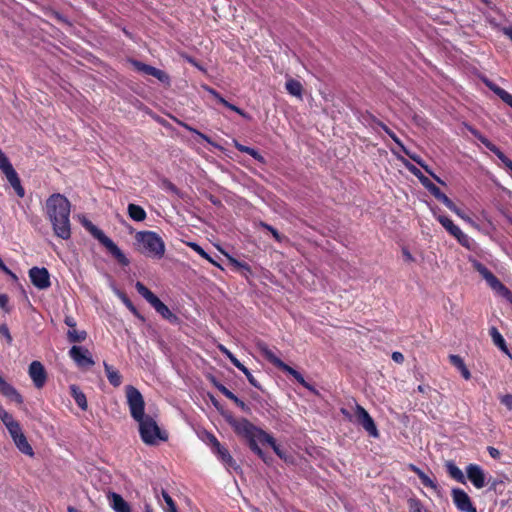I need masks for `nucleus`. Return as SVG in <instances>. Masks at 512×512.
Listing matches in <instances>:
<instances>
[{"instance_id": "obj_8", "label": "nucleus", "mask_w": 512, "mask_h": 512, "mask_svg": "<svg viewBox=\"0 0 512 512\" xmlns=\"http://www.w3.org/2000/svg\"><path fill=\"white\" fill-rule=\"evenodd\" d=\"M0 169L5 174L8 182L15 190L16 194L19 197H24L25 190L23 186L21 185V181L18 177L17 172L13 168L12 164L10 163L7 156L3 153V151L0 149Z\"/></svg>"}, {"instance_id": "obj_13", "label": "nucleus", "mask_w": 512, "mask_h": 512, "mask_svg": "<svg viewBox=\"0 0 512 512\" xmlns=\"http://www.w3.org/2000/svg\"><path fill=\"white\" fill-rule=\"evenodd\" d=\"M29 278L39 290H45L51 286L50 274L45 267H32L29 270Z\"/></svg>"}, {"instance_id": "obj_44", "label": "nucleus", "mask_w": 512, "mask_h": 512, "mask_svg": "<svg viewBox=\"0 0 512 512\" xmlns=\"http://www.w3.org/2000/svg\"><path fill=\"white\" fill-rule=\"evenodd\" d=\"M409 510L410 512H429L424 508L420 500L411 498L408 500Z\"/></svg>"}, {"instance_id": "obj_43", "label": "nucleus", "mask_w": 512, "mask_h": 512, "mask_svg": "<svg viewBox=\"0 0 512 512\" xmlns=\"http://www.w3.org/2000/svg\"><path fill=\"white\" fill-rule=\"evenodd\" d=\"M247 441L249 443L250 449L266 462L265 454L257 443L259 441L257 437H253Z\"/></svg>"}, {"instance_id": "obj_35", "label": "nucleus", "mask_w": 512, "mask_h": 512, "mask_svg": "<svg viewBox=\"0 0 512 512\" xmlns=\"http://www.w3.org/2000/svg\"><path fill=\"white\" fill-rule=\"evenodd\" d=\"M87 338V333L84 330L70 329L67 332V339L71 343L83 342Z\"/></svg>"}, {"instance_id": "obj_19", "label": "nucleus", "mask_w": 512, "mask_h": 512, "mask_svg": "<svg viewBox=\"0 0 512 512\" xmlns=\"http://www.w3.org/2000/svg\"><path fill=\"white\" fill-rule=\"evenodd\" d=\"M282 366H283L282 371L291 375L300 385H302L304 388L308 389L309 391H311L314 394L318 393L317 390L314 388V386L309 384L304 379V377L302 376V374L300 372H298L296 369L292 368L291 366H289L287 364H282Z\"/></svg>"}, {"instance_id": "obj_62", "label": "nucleus", "mask_w": 512, "mask_h": 512, "mask_svg": "<svg viewBox=\"0 0 512 512\" xmlns=\"http://www.w3.org/2000/svg\"><path fill=\"white\" fill-rule=\"evenodd\" d=\"M234 146H235V148L238 151L243 152V153H247V154L249 153V151L251 149V147L245 146V145H243V144H241V143H239L237 141L234 142Z\"/></svg>"}, {"instance_id": "obj_48", "label": "nucleus", "mask_w": 512, "mask_h": 512, "mask_svg": "<svg viewBox=\"0 0 512 512\" xmlns=\"http://www.w3.org/2000/svg\"><path fill=\"white\" fill-rule=\"evenodd\" d=\"M118 296L124 303V305L136 316H139V313L136 309V307L133 305V303L130 301V299L122 292L118 293Z\"/></svg>"}, {"instance_id": "obj_47", "label": "nucleus", "mask_w": 512, "mask_h": 512, "mask_svg": "<svg viewBox=\"0 0 512 512\" xmlns=\"http://www.w3.org/2000/svg\"><path fill=\"white\" fill-rule=\"evenodd\" d=\"M215 387L220 391L225 397L233 401L237 396L231 392L227 387L219 382H214Z\"/></svg>"}, {"instance_id": "obj_23", "label": "nucleus", "mask_w": 512, "mask_h": 512, "mask_svg": "<svg viewBox=\"0 0 512 512\" xmlns=\"http://www.w3.org/2000/svg\"><path fill=\"white\" fill-rule=\"evenodd\" d=\"M445 467L447 473L452 479L456 480L461 484H466V476L464 475L462 470L456 466V464L453 461L446 462Z\"/></svg>"}, {"instance_id": "obj_11", "label": "nucleus", "mask_w": 512, "mask_h": 512, "mask_svg": "<svg viewBox=\"0 0 512 512\" xmlns=\"http://www.w3.org/2000/svg\"><path fill=\"white\" fill-rule=\"evenodd\" d=\"M385 133L401 148V150L410 158L412 159L414 162H416L418 165H420L429 175H431L438 183L444 185V181L441 180L440 177H438L430 168L428 165H426L424 163V161L421 159L420 156L416 155V154H412L410 153L406 147L404 146V144L402 143V141L397 137V135L390 129L388 128V130L385 131Z\"/></svg>"}, {"instance_id": "obj_37", "label": "nucleus", "mask_w": 512, "mask_h": 512, "mask_svg": "<svg viewBox=\"0 0 512 512\" xmlns=\"http://www.w3.org/2000/svg\"><path fill=\"white\" fill-rule=\"evenodd\" d=\"M262 352L264 354V356L272 363L274 364L276 367H278L279 369L283 370V366L282 364H285L281 359H279L277 356H275V354L269 350L266 346L263 347L262 349Z\"/></svg>"}, {"instance_id": "obj_38", "label": "nucleus", "mask_w": 512, "mask_h": 512, "mask_svg": "<svg viewBox=\"0 0 512 512\" xmlns=\"http://www.w3.org/2000/svg\"><path fill=\"white\" fill-rule=\"evenodd\" d=\"M452 212L455 213L459 218H461L463 221H465L467 224H469L474 229L480 230V225L475 220H473L470 216L465 214L457 206L455 207V210H452Z\"/></svg>"}, {"instance_id": "obj_42", "label": "nucleus", "mask_w": 512, "mask_h": 512, "mask_svg": "<svg viewBox=\"0 0 512 512\" xmlns=\"http://www.w3.org/2000/svg\"><path fill=\"white\" fill-rule=\"evenodd\" d=\"M0 419L6 428L17 422L13 418V416L8 411H6L2 406H0Z\"/></svg>"}, {"instance_id": "obj_16", "label": "nucleus", "mask_w": 512, "mask_h": 512, "mask_svg": "<svg viewBox=\"0 0 512 512\" xmlns=\"http://www.w3.org/2000/svg\"><path fill=\"white\" fill-rule=\"evenodd\" d=\"M133 65L138 71L146 75L153 76L161 82H167L169 80V76L164 71L157 69L153 66L144 64L140 61H133Z\"/></svg>"}, {"instance_id": "obj_34", "label": "nucleus", "mask_w": 512, "mask_h": 512, "mask_svg": "<svg viewBox=\"0 0 512 512\" xmlns=\"http://www.w3.org/2000/svg\"><path fill=\"white\" fill-rule=\"evenodd\" d=\"M261 442L267 443L279 458L286 459V453L279 447L270 434L267 433Z\"/></svg>"}, {"instance_id": "obj_60", "label": "nucleus", "mask_w": 512, "mask_h": 512, "mask_svg": "<svg viewBox=\"0 0 512 512\" xmlns=\"http://www.w3.org/2000/svg\"><path fill=\"white\" fill-rule=\"evenodd\" d=\"M8 301H9V298L6 294H0V308L5 310V311H8Z\"/></svg>"}, {"instance_id": "obj_58", "label": "nucleus", "mask_w": 512, "mask_h": 512, "mask_svg": "<svg viewBox=\"0 0 512 512\" xmlns=\"http://www.w3.org/2000/svg\"><path fill=\"white\" fill-rule=\"evenodd\" d=\"M248 380V382L254 386L255 388L257 389H261V386L260 384L258 383V381L255 379V377L251 374V372L248 370V374H244Z\"/></svg>"}, {"instance_id": "obj_25", "label": "nucleus", "mask_w": 512, "mask_h": 512, "mask_svg": "<svg viewBox=\"0 0 512 512\" xmlns=\"http://www.w3.org/2000/svg\"><path fill=\"white\" fill-rule=\"evenodd\" d=\"M449 360L450 363L460 371L465 380H469L471 378L469 369L466 367L464 360L459 355L451 354L449 355Z\"/></svg>"}, {"instance_id": "obj_41", "label": "nucleus", "mask_w": 512, "mask_h": 512, "mask_svg": "<svg viewBox=\"0 0 512 512\" xmlns=\"http://www.w3.org/2000/svg\"><path fill=\"white\" fill-rule=\"evenodd\" d=\"M453 237H455L463 247H466L468 249H470L473 244L472 239L467 234H465L461 229Z\"/></svg>"}, {"instance_id": "obj_32", "label": "nucleus", "mask_w": 512, "mask_h": 512, "mask_svg": "<svg viewBox=\"0 0 512 512\" xmlns=\"http://www.w3.org/2000/svg\"><path fill=\"white\" fill-rule=\"evenodd\" d=\"M437 220L446 229V231L452 236H454L460 230V228L457 225H455L449 217H447L445 215H439L437 217Z\"/></svg>"}, {"instance_id": "obj_50", "label": "nucleus", "mask_w": 512, "mask_h": 512, "mask_svg": "<svg viewBox=\"0 0 512 512\" xmlns=\"http://www.w3.org/2000/svg\"><path fill=\"white\" fill-rule=\"evenodd\" d=\"M236 271L240 272L241 275L245 278H248L250 275H252L251 267L246 262H242L241 266L238 267Z\"/></svg>"}, {"instance_id": "obj_7", "label": "nucleus", "mask_w": 512, "mask_h": 512, "mask_svg": "<svg viewBox=\"0 0 512 512\" xmlns=\"http://www.w3.org/2000/svg\"><path fill=\"white\" fill-rule=\"evenodd\" d=\"M228 422L238 435L246 438L247 440L253 437H257L259 442H261L265 435L267 434V432L256 427L254 424H252L245 418H230Z\"/></svg>"}, {"instance_id": "obj_52", "label": "nucleus", "mask_w": 512, "mask_h": 512, "mask_svg": "<svg viewBox=\"0 0 512 512\" xmlns=\"http://www.w3.org/2000/svg\"><path fill=\"white\" fill-rule=\"evenodd\" d=\"M251 157H253L256 161L260 162V163H265V159L264 157L259 153L258 150L254 149L251 147L249 153H248Z\"/></svg>"}, {"instance_id": "obj_21", "label": "nucleus", "mask_w": 512, "mask_h": 512, "mask_svg": "<svg viewBox=\"0 0 512 512\" xmlns=\"http://www.w3.org/2000/svg\"><path fill=\"white\" fill-rule=\"evenodd\" d=\"M108 498L111 501V506L115 512H131L129 504L117 493H110Z\"/></svg>"}, {"instance_id": "obj_24", "label": "nucleus", "mask_w": 512, "mask_h": 512, "mask_svg": "<svg viewBox=\"0 0 512 512\" xmlns=\"http://www.w3.org/2000/svg\"><path fill=\"white\" fill-rule=\"evenodd\" d=\"M103 366L109 383L114 387H119L122 383V376L119 371L114 369L107 362H103Z\"/></svg>"}, {"instance_id": "obj_6", "label": "nucleus", "mask_w": 512, "mask_h": 512, "mask_svg": "<svg viewBox=\"0 0 512 512\" xmlns=\"http://www.w3.org/2000/svg\"><path fill=\"white\" fill-rule=\"evenodd\" d=\"M473 267L486 280L491 289L512 303L511 291L485 265L479 261H473Z\"/></svg>"}, {"instance_id": "obj_59", "label": "nucleus", "mask_w": 512, "mask_h": 512, "mask_svg": "<svg viewBox=\"0 0 512 512\" xmlns=\"http://www.w3.org/2000/svg\"><path fill=\"white\" fill-rule=\"evenodd\" d=\"M188 246L193 249L197 254H199L200 256H202L204 254V249L197 243L195 242H190L188 243Z\"/></svg>"}, {"instance_id": "obj_57", "label": "nucleus", "mask_w": 512, "mask_h": 512, "mask_svg": "<svg viewBox=\"0 0 512 512\" xmlns=\"http://www.w3.org/2000/svg\"><path fill=\"white\" fill-rule=\"evenodd\" d=\"M490 151L493 152L501 162H504L507 158V156L496 145L492 146Z\"/></svg>"}, {"instance_id": "obj_17", "label": "nucleus", "mask_w": 512, "mask_h": 512, "mask_svg": "<svg viewBox=\"0 0 512 512\" xmlns=\"http://www.w3.org/2000/svg\"><path fill=\"white\" fill-rule=\"evenodd\" d=\"M155 496L158 500V503L162 507L164 512H178L176 503L172 499V497L165 491L161 489L160 494L157 489H154Z\"/></svg>"}, {"instance_id": "obj_64", "label": "nucleus", "mask_w": 512, "mask_h": 512, "mask_svg": "<svg viewBox=\"0 0 512 512\" xmlns=\"http://www.w3.org/2000/svg\"><path fill=\"white\" fill-rule=\"evenodd\" d=\"M64 323L71 329H74L77 325L76 320L72 316H66L64 319Z\"/></svg>"}, {"instance_id": "obj_27", "label": "nucleus", "mask_w": 512, "mask_h": 512, "mask_svg": "<svg viewBox=\"0 0 512 512\" xmlns=\"http://www.w3.org/2000/svg\"><path fill=\"white\" fill-rule=\"evenodd\" d=\"M13 442H14L15 446L17 447V449L21 453H23V454H25L27 456H30V457L34 456L33 448L29 444V442H28L26 436L24 435V433L21 434L20 436H18L16 438V440H13Z\"/></svg>"}, {"instance_id": "obj_45", "label": "nucleus", "mask_w": 512, "mask_h": 512, "mask_svg": "<svg viewBox=\"0 0 512 512\" xmlns=\"http://www.w3.org/2000/svg\"><path fill=\"white\" fill-rule=\"evenodd\" d=\"M220 103L223 104L225 107H227L228 109L236 112L237 114L241 115L242 117L244 118H249L248 114L246 112H244L242 109H240L239 107H237L236 105L228 102L227 100H225L224 98H220Z\"/></svg>"}, {"instance_id": "obj_53", "label": "nucleus", "mask_w": 512, "mask_h": 512, "mask_svg": "<svg viewBox=\"0 0 512 512\" xmlns=\"http://www.w3.org/2000/svg\"><path fill=\"white\" fill-rule=\"evenodd\" d=\"M219 350L221 351V353H222L223 355H225V356H226V357L231 361V363H232L235 359H237V358L235 357V355H234V354H233L229 349H227L224 345H219Z\"/></svg>"}, {"instance_id": "obj_51", "label": "nucleus", "mask_w": 512, "mask_h": 512, "mask_svg": "<svg viewBox=\"0 0 512 512\" xmlns=\"http://www.w3.org/2000/svg\"><path fill=\"white\" fill-rule=\"evenodd\" d=\"M261 226L263 228L267 229L268 231H270L272 236L275 238V240H277L278 242H281L282 237H281L280 233L274 227H272L271 225L266 224V223H261Z\"/></svg>"}, {"instance_id": "obj_15", "label": "nucleus", "mask_w": 512, "mask_h": 512, "mask_svg": "<svg viewBox=\"0 0 512 512\" xmlns=\"http://www.w3.org/2000/svg\"><path fill=\"white\" fill-rule=\"evenodd\" d=\"M28 373L36 388H42L45 385L47 374L41 362H31V364L29 365Z\"/></svg>"}, {"instance_id": "obj_61", "label": "nucleus", "mask_w": 512, "mask_h": 512, "mask_svg": "<svg viewBox=\"0 0 512 512\" xmlns=\"http://www.w3.org/2000/svg\"><path fill=\"white\" fill-rule=\"evenodd\" d=\"M487 451H488L489 455H490L493 459H499V458H500L501 453H500V451H499L497 448L492 447V446H489V447L487 448Z\"/></svg>"}, {"instance_id": "obj_4", "label": "nucleus", "mask_w": 512, "mask_h": 512, "mask_svg": "<svg viewBox=\"0 0 512 512\" xmlns=\"http://www.w3.org/2000/svg\"><path fill=\"white\" fill-rule=\"evenodd\" d=\"M83 225L90 232V234L95 239H97L120 264L124 266H127L129 264V259L101 229L96 227L88 220L83 221Z\"/></svg>"}, {"instance_id": "obj_14", "label": "nucleus", "mask_w": 512, "mask_h": 512, "mask_svg": "<svg viewBox=\"0 0 512 512\" xmlns=\"http://www.w3.org/2000/svg\"><path fill=\"white\" fill-rule=\"evenodd\" d=\"M466 479L477 489H481L486 485V473L478 464H469L466 467Z\"/></svg>"}, {"instance_id": "obj_39", "label": "nucleus", "mask_w": 512, "mask_h": 512, "mask_svg": "<svg viewBox=\"0 0 512 512\" xmlns=\"http://www.w3.org/2000/svg\"><path fill=\"white\" fill-rule=\"evenodd\" d=\"M468 130L471 132V134L476 137L487 149L491 150L493 144L489 139H487L484 135H482L478 130H476L473 127H468Z\"/></svg>"}, {"instance_id": "obj_18", "label": "nucleus", "mask_w": 512, "mask_h": 512, "mask_svg": "<svg viewBox=\"0 0 512 512\" xmlns=\"http://www.w3.org/2000/svg\"><path fill=\"white\" fill-rule=\"evenodd\" d=\"M213 453L217 456V458L224 464V466L227 469L236 470L238 468L235 460L233 459L229 451L222 445H219L216 449H214Z\"/></svg>"}, {"instance_id": "obj_22", "label": "nucleus", "mask_w": 512, "mask_h": 512, "mask_svg": "<svg viewBox=\"0 0 512 512\" xmlns=\"http://www.w3.org/2000/svg\"><path fill=\"white\" fill-rule=\"evenodd\" d=\"M409 469L419 477V479L421 480L422 484L425 487L431 488L433 490L438 489L437 482L434 479H432L430 476L425 474L419 467H417L414 464H410Z\"/></svg>"}, {"instance_id": "obj_26", "label": "nucleus", "mask_w": 512, "mask_h": 512, "mask_svg": "<svg viewBox=\"0 0 512 512\" xmlns=\"http://www.w3.org/2000/svg\"><path fill=\"white\" fill-rule=\"evenodd\" d=\"M127 212L129 217L136 222L144 221L147 217L146 211L137 204L130 203L127 207Z\"/></svg>"}, {"instance_id": "obj_30", "label": "nucleus", "mask_w": 512, "mask_h": 512, "mask_svg": "<svg viewBox=\"0 0 512 512\" xmlns=\"http://www.w3.org/2000/svg\"><path fill=\"white\" fill-rule=\"evenodd\" d=\"M437 200L442 202L449 210H455L456 205L453 203V201L444 194L439 187H433L432 191L430 192Z\"/></svg>"}, {"instance_id": "obj_3", "label": "nucleus", "mask_w": 512, "mask_h": 512, "mask_svg": "<svg viewBox=\"0 0 512 512\" xmlns=\"http://www.w3.org/2000/svg\"><path fill=\"white\" fill-rule=\"evenodd\" d=\"M140 251L148 257L161 259L165 254V243L154 231H140L135 236Z\"/></svg>"}, {"instance_id": "obj_28", "label": "nucleus", "mask_w": 512, "mask_h": 512, "mask_svg": "<svg viewBox=\"0 0 512 512\" xmlns=\"http://www.w3.org/2000/svg\"><path fill=\"white\" fill-rule=\"evenodd\" d=\"M70 392L75 400L76 404L79 406V408L83 411H85L88 407L87 405V399L85 394L79 389V387L75 384L70 385Z\"/></svg>"}, {"instance_id": "obj_5", "label": "nucleus", "mask_w": 512, "mask_h": 512, "mask_svg": "<svg viewBox=\"0 0 512 512\" xmlns=\"http://www.w3.org/2000/svg\"><path fill=\"white\" fill-rule=\"evenodd\" d=\"M137 292L159 313L164 319L174 322L177 316L173 314L154 293H152L142 282H136Z\"/></svg>"}, {"instance_id": "obj_54", "label": "nucleus", "mask_w": 512, "mask_h": 512, "mask_svg": "<svg viewBox=\"0 0 512 512\" xmlns=\"http://www.w3.org/2000/svg\"><path fill=\"white\" fill-rule=\"evenodd\" d=\"M501 403L509 410H512V395L507 394L501 397Z\"/></svg>"}, {"instance_id": "obj_20", "label": "nucleus", "mask_w": 512, "mask_h": 512, "mask_svg": "<svg viewBox=\"0 0 512 512\" xmlns=\"http://www.w3.org/2000/svg\"><path fill=\"white\" fill-rule=\"evenodd\" d=\"M489 334L492 338V341L494 343V345L496 347H498L502 352H504L505 354H507L509 357H511V353H510V350L506 344V341L505 339L503 338V336L501 335V333L498 331V329L496 327H491L489 329Z\"/></svg>"}, {"instance_id": "obj_55", "label": "nucleus", "mask_w": 512, "mask_h": 512, "mask_svg": "<svg viewBox=\"0 0 512 512\" xmlns=\"http://www.w3.org/2000/svg\"><path fill=\"white\" fill-rule=\"evenodd\" d=\"M233 402L244 412L248 413L250 412V407L242 401L240 398L236 397Z\"/></svg>"}, {"instance_id": "obj_12", "label": "nucleus", "mask_w": 512, "mask_h": 512, "mask_svg": "<svg viewBox=\"0 0 512 512\" xmlns=\"http://www.w3.org/2000/svg\"><path fill=\"white\" fill-rule=\"evenodd\" d=\"M453 503L460 512H477L476 507L473 505L469 495L460 488H453L451 490Z\"/></svg>"}, {"instance_id": "obj_2", "label": "nucleus", "mask_w": 512, "mask_h": 512, "mask_svg": "<svg viewBox=\"0 0 512 512\" xmlns=\"http://www.w3.org/2000/svg\"><path fill=\"white\" fill-rule=\"evenodd\" d=\"M69 200L60 193L50 195L46 200L45 212L55 235L63 240L71 236Z\"/></svg>"}, {"instance_id": "obj_40", "label": "nucleus", "mask_w": 512, "mask_h": 512, "mask_svg": "<svg viewBox=\"0 0 512 512\" xmlns=\"http://www.w3.org/2000/svg\"><path fill=\"white\" fill-rule=\"evenodd\" d=\"M453 237H455L463 247H466L468 249H470L473 244L472 239L467 234H465L461 229Z\"/></svg>"}, {"instance_id": "obj_9", "label": "nucleus", "mask_w": 512, "mask_h": 512, "mask_svg": "<svg viewBox=\"0 0 512 512\" xmlns=\"http://www.w3.org/2000/svg\"><path fill=\"white\" fill-rule=\"evenodd\" d=\"M68 353L79 368H90L95 364L90 351L84 346L74 345Z\"/></svg>"}, {"instance_id": "obj_10", "label": "nucleus", "mask_w": 512, "mask_h": 512, "mask_svg": "<svg viewBox=\"0 0 512 512\" xmlns=\"http://www.w3.org/2000/svg\"><path fill=\"white\" fill-rule=\"evenodd\" d=\"M355 414L357 423L360 424L370 436L377 438L379 436V432L373 418L361 405L357 403L355 404Z\"/></svg>"}, {"instance_id": "obj_46", "label": "nucleus", "mask_w": 512, "mask_h": 512, "mask_svg": "<svg viewBox=\"0 0 512 512\" xmlns=\"http://www.w3.org/2000/svg\"><path fill=\"white\" fill-rule=\"evenodd\" d=\"M12 438V440H16L18 436L23 434L20 423L17 421L13 425H10L8 428H6Z\"/></svg>"}, {"instance_id": "obj_33", "label": "nucleus", "mask_w": 512, "mask_h": 512, "mask_svg": "<svg viewBox=\"0 0 512 512\" xmlns=\"http://www.w3.org/2000/svg\"><path fill=\"white\" fill-rule=\"evenodd\" d=\"M286 90L289 94L299 97H302V84L295 79H288L285 84Z\"/></svg>"}, {"instance_id": "obj_29", "label": "nucleus", "mask_w": 512, "mask_h": 512, "mask_svg": "<svg viewBox=\"0 0 512 512\" xmlns=\"http://www.w3.org/2000/svg\"><path fill=\"white\" fill-rule=\"evenodd\" d=\"M406 167L413 175H415L419 179L421 184L429 192L432 191L433 187H436V185L433 182H431L425 175H423V173L417 167L411 164H406Z\"/></svg>"}, {"instance_id": "obj_63", "label": "nucleus", "mask_w": 512, "mask_h": 512, "mask_svg": "<svg viewBox=\"0 0 512 512\" xmlns=\"http://www.w3.org/2000/svg\"><path fill=\"white\" fill-rule=\"evenodd\" d=\"M232 364L238 368L240 371H242L244 374H248V368L244 366L238 359H235Z\"/></svg>"}, {"instance_id": "obj_36", "label": "nucleus", "mask_w": 512, "mask_h": 512, "mask_svg": "<svg viewBox=\"0 0 512 512\" xmlns=\"http://www.w3.org/2000/svg\"><path fill=\"white\" fill-rule=\"evenodd\" d=\"M262 352L264 354V356L272 363L274 364L276 367H278L279 369L283 370V366L282 364H285L281 359H279L277 356H275V354L269 350L266 346L263 347L262 349Z\"/></svg>"}, {"instance_id": "obj_31", "label": "nucleus", "mask_w": 512, "mask_h": 512, "mask_svg": "<svg viewBox=\"0 0 512 512\" xmlns=\"http://www.w3.org/2000/svg\"><path fill=\"white\" fill-rule=\"evenodd\" d=\"M483 83L491 90L493 91L503 102H505L508 97L511 95L509 92L504 90L503 88L499 87L495 83H493L491 80L484 78Z\"/></svg>"}, {"instance_id": "obj_56", "label": "nucleus", "mask_w": 512, "mask_h": 512, "mask_svg": "<svg viewBox=\"0 0 512 512\" xmlns=\"http://www.w3.org/2000/svg\"><path fill=\"white\" fill-rule=\"evenodd\" d=\"M206 436H207V440H208V442H209V443L211 444V446H212V451H213L214 449H216L219 445H221V444H220V442L217 440V438H216L213 434H211V433H207V434H206Z\"/></svg>"}, {"instance_id": "obj_49", "label": "nucleus", "mask_w": 512, "mask_h": 512, "mask_svg": "<svg viewBox=\"0 0 512 512\" xmlns=\"http://www.w3.org/2000/svg\"><path fill=\"white\" fill-rule=\"evenodd\" d=\"M0 336L6 340L7 344L12 343V336L6 324H0Z\"/></svg>"}, {"instance_id": "obj_1", "label": "nucleus", "mask_w": 512, "mask_h": 512, "mask_svg": "<svg viewBox=\"0 0 512 512\" xmlns=\"http://www.w3.org/2000/svg\"><path fill=\"white\" fill-rule=\"evenodd\" d=\"M126 402L130 415L138 423L141 440L147 445H157L166 441L168 436L161 431L156 420L145 414V401L141 392L132 385L125 387Z\"/></svg>"}]
</instances>
